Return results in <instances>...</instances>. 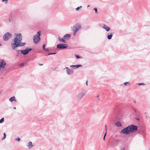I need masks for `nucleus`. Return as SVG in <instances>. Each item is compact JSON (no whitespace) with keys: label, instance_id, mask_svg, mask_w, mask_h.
<instances>
[{"label":"nucleus","instance_id":"40","mask_svg":"<svg viewBox=\"0 0 150 150\" xmlns=\"http://www.w3.org/2000/svg\"><path fill=\"white\" fill-rule=\"evenodd\" d=\"M105 129L106 130V131H107V127H106V125H105Z\"/></svg>","mask_w":150,"mask_h":150},{"label":"nucleus","instance_id":"44","mask_svg":"<svg viewBox=\"0 0 150 150\" xmlns=\"http://www.w3.org/2000/svg\"><path fill=\"white\" fill-rule=\"evenodd\" d=\"M90 6V5H88V6H87V7H89Z\"/></svg>","mask_w":150,"mask_h":150},{"label":"nucleus","instance_id":"39","mask_svg":"<svg viewBox=\"0 0 150 150\" xmlns=\"http://www.w3.org/2000/svg\"><path fill=\"white\" fill-rule=\"evenodd\" d=\"M86 86H88V81H86Z\"/></svg>","mask_w":150,"mask_h":150},{"label":"nucleus","instance_id":"47","mask_svg":"<svg viewBox=\"0 0 150 150\" xmlns=\"http://www.w3.org/2000/svg\"><path fill=\"white\" fill-rule=\"evenodd\" d=\"M2 45L0 43V46H1Z\"/></svg>","mask_w":150,"mask_h":150},{"label":"nucleus","instance_id":"45","mask_svg":"<svg viewBox=\"0 0 150 150\" xmlns=\"http://www.w3.org/2000/svg\"><path fill=\"white\" fill-rule=\"evenodd\" d=\"M43 65V64H40V66H42V65Z\"/></svg>","mask_w":150,"mask_h":150},{"label":"nucleus","instance_id":"37","mask_svg":"<svg viewBox=\"0 0 150 150\" xmlns=\"http://www.w3.org/2000/svg\"><path fill=\"white\" fill-rule=\"evenodd\" d=\"M106 134H107V131H106V132H105V134L104 136H105V137L106 135Z\"/></svg>","mask_w":150,"mask_h":150},{"label":"nucleus","instance_id":"21","mask_svg":"<svg viewBox=\"0 0 150 150\" xmlns=\"http://www.w3.org/2000/svg\"><path fill=\"white\" fill-rule=\"evenodd\" d=\"M4 117H2L0 120V123H1L3 122L4 121Z\"/></svg>","mask_w":150,"mask_h":150},{"label":"nucleus","instance_id":"43","mask_svg":"<svg viewBox=\"0 0 150 150\" xmlns=\"http://www.w3.org/2000/svg\"><path fill=\"white\" fill-rule=\"evenodd\" d=\"M13 108L15 109H16V107H14Z\"/></svg>","mask_w":150,"mask_h":150},{"label":"nucleus","instance_id":"13","mask_svg":"<svg viewBox=\"0 0 150 150\" xmlns=\"http://www.w3.org/2000/svg\"><path fill=\"white\" fill-rule=\"evenodd\" d=\"M82 65L81 64H77L76 65H71L70 66V67L71 68L75 67V69L78 68L80 67H82Z\"/></svg>","mask_w":150,"mask_h":150},{"label":"nucleus","instance_id":"1","mask_svg":"<svg viewBox=\"0 0 150 150\" xmlns=\"http://www.w3.org/2000/svg\"><path fill=\"white\" fill-rule=\"evenodd\" d=\"M16 37L14 40V43L11 44L12 48L15 50L16 48L18 47H22L24 46L26 44L25 42H22V36L21 33L15 34Z\"/></svg>","mask_w":150,"mask_h":150},{"label":"nucleus","instance_id":"36","mask_svg":"<svg viewBox=\"0 0 150 150\" xmlns=\"http://www.w3.org/2000/svg\"><path fill=\"white\" fill-rule=\"evenodd\" d=\"M24 65V64L23 63H22L21 64H19V66H21L23 65Z\"/></svg>","mask_w":150,"mask_h":150},{"label":"nucleus","instance_id":"5","mask_svg":"<svg viewBox=\"0 0 150 150\" xmlns=\"http://www.w3.org/2000/svg\"><path fill=\"white\" fill-rule=\"evenodd\" d=\"M12 37V35L9 32H7L3 36V39L4 41H6Z\"/></svg>","mask_w":150,"mask_h":150},{"label":"nucleus","instance_id":"38","mask_svg":"<svg viewBox=\"0 0 150 150\" xmlns=\"http://www.w3.org/2000/svg\"><path fill=\"white\" fill-rule=\"evenodd\" d=\"M121 150H125V148L124 147H123L121 149Z\"/></svg>","mask_w":150,"mask_h":150},{"label":"nucleus","instance_id":"6","mask_svg":"<svg viewBox=\"0 0 150 150\" xmlns=\"http://www.w3.org/2000/svg\"><path fill=\"white\" fill-rule=\"evenodd\" d=\"M67 46L66 44H58L57 45V47L59 49H64L67 48Z\"/></svg>","mask_w":150,"mask_h":150},{"label":"nucleus","instance_id":"28","mask_svg":"<svg viewBox=\"0 0 150 150\" xmlns=\"http://www.w3.org/2000/svg\"><path fill=\"white\" fill-rule=\"evenodd\" d=\"M8 0H2V2H4L5 3H7V1Z\"/></svg>","mask_w":150,"mask_h":150},{"label":"nucleus","instance_id":"41","mask_svg":"<svg viewBox=\"0 0 150 150\" xmlns=\"http://www.w3.org/2000/svg\"><path fill=\"white\" fill-rule=\"evenodd\" d=\"M9 21L10 22H11V20L10 18H9Z\"/></svg>","mask_w":150,"mask_h":150},{"label":"nucleus","instance_id":"19","mask_svg":"<svg viewBox=\"0 0 150 150\" xmlns=\"http://www.w3.org/2000/svg\"><path fill=\"white\" fill-rule=\"evenodd\" d=\"M117 121H118L115 123V125L117 127L121 126L122 125L120 122L119 120H118Z\"/></svg>","mask_w":150,"mask_h":150},{"label":"nucleus","instance_id":"49","mask_svg":"<svg viewBox=\"0 0 150 150\" xmlns=\"http://www.w3.org/2000/svg\"><path fill=\"white\" fill-rule=\"evenodd\" d=\"M20 51V50H17V51H18V52H19V51Z\"/></svg>","mask_w":150,"mask_h":150},{"label":"nucleus","instance_id":"34","mask_svg":"<svg viewBox=\"0 0 150 150\" xmlns=\"http://www.w3.org/2000/svg\"><path fill=\"white\" fill-rule=\"evenodd\" d=\"M45 50L46 51H47V52L49 51V50L47 48H46V49L45 48V50Z\"/></svg>","mask_w":150,"mask_h":150},{"label":"nucleus","instance_id":"2","mask_svg":"<svg viewBox=\"0 0 150 150\" xmlns=\"http://www.w3.org/2000/svg\"><path fill=\"white\" fill-rule=\"evenodd\" d=\"M137 129V126L132 125L122 129L121 131V133L125 134H128L131 132H136Z\"/></svg>","mask_w":150,"mask_h":150},{"label":"nucleus","instance_id":"10","mask_svg":"<svg viewBox=\"0 0 150 150\" xmlns=\"http://www.w3.org/2000/svg\"><path fill=\"white\" fill-rule=\"evenodd\" d=\"M21 53L23 54L24 55H25L29 53L27 48L25 50H21Z\"/></svg>","mask_w":150,"mask_h":150},{"label":"nucleus","instance_id":"11","mask_svg":"<svg viewBox=\"0 0 150 150\" xmlns=\"http://www.w3.org/2000/svg\"><path fill=\"white\" fill-rule=\"evenodd\" d=\"M71 36V35L70 34H66L63 37L65 40H69Z\"/></svg>","mask_w":150,"mask_h":150},{"label":"nucleus","instance_id":"12","mask_svg":"<svg viewBox=\"0 0 150 150\" xmlns=\"http://www.w3.org/2000/svg\"><path fill=\"white\" fill-rule=\"evenodd\" d=\"M103 28L105 29L107 32L109 31L110 29V27L107 26L105 24L103 25Z\"/></svg>","mask_w":150,"mask_h":150},{"label":"nucleus","instance_id":"42","mask_svg":"<svg viewBox=\"0 0 150 150\" xmlns=\"http://www.w3.org/2000/svg\"><path fill=\"white\" fill-rule=\"evenodd\" d=\"M105 136H104V137H103V139L104 140H105Z\"/></svg>","mask_w":150,"mask_h":150},{"label":"nucleus","instance_id":"15","mask_svg":"<svg viewBox=\"0 0 150 150\" xmlns=\"http://www.w3.org/2000/svg\"><path fill=\"white\" fill-rule=\"evenodd\" d=\"M113 33H111L110 34H109V33L107 35V38L108 39L110 40L112 38V36H113Z\"/></svg>","mask_w":150,"mask_h":150},{"label":"nucleus","instance_id":"32","mask_svg":"<svg viewBox=\"0 0 150 150\" xmlns=\"http://www.w3.org/2000/svg\"><path fill=\"white\" fill-rule=\"evenodd\" d=\"M134 111L135 113L133 112V114L134 115H135V113H136L137 112V111L135 109H134Z\"/></svg>","mask_w":150,"mask_h":150},{"label":"nucleus","instance_id":"16","mask_svg":"<svg viewBox=\"0 0 150 150\" xmlns=\"http://www.w3.org/2000/svg\"><path fill=\"white\" fill-rule=\"evenodd\" d=\"M9 100L11 102H12L13 101H16V98L14 96H13V97L9 99Z\"/></svg>","mask_w":150,"mask_h":150},{"label":"nucleus","instance_id":"35","mask_svg":"<svg viewBox=\"0 0 150 150\" xmlns=\"http://www.w3.org/2000/svg\"><path fill=\"white\" fill-rule=\"evenodd\" d=\"M146 118L147 119H150V117L149 116H146Z\"/></svg>","mask_w":150,"mask_h":150},{"label":"nucleus","instance_id":"24","mask_svg":"<svg viewBox=\"0 0 150 150\" xmlns=\"http://www.w3.org/2000/svg\"><path fill=\"white\" fill-rule=\"evenodd\" d=\"M75 57L77 59H79L81 57L79 55H75Z\"/></svg>","mask_w":150,"mask_h":150},{"label":"nucleus","instance_id":"33","mask_svg":"<svg viewBox=\"0 0 150 150\" xmlns=\"http://www.w3.org/2000/svg\"><path fill=\"white\" fill-rule=\"evenodd\" d=\"M45 44H44L43 45V46H42V48H43V49L44 50H45Z\"/></svg>","mask_w":150,"mask_h":150},{"label":"nucleus","instance_id":"8","mask_svg":"<svg viewBox=\"0 0 150 150\" xmlns=\"http://www.w3.org/2000/svg\"><path fill=\"white\" fill-rule=\"evenodd\" d=\"M67 69V73L68 75H70L72 74L73 73V71L69 68L68 67H66L65 68H64V69Z\"/></svg>","mask_w":150,"mask_h":150},{"label":"nucleus","instance_id":"30","mask_svg":"<svg viewBox=\"0 0 150 150\" xmlns=\"http://www.w3.org/2000/svg\"><path fill=\"white\" fill-rule=\"evenodd\" d=\"M93 10L95 11V12L96 13H98V11H97V8H94L93 9Z\"/></svg>","mask_w":150,"mask_h":150},{"label":"nucleus","instance_id":"31","mask_svg":"<svg viewBox=\"0 0 150 150\" xmlns=\"http://www.w3.org/2000/svg\"><path fill=\"white\" fill-rule=\"evenodd\" d=\"M15 140L16 141L18 142H19L20 140L21 139H20V138H18L16 139Z\"/></svg>","mask_w":150,"mask_h":150},{"label":"nucleus","instance_id":"46","mask_svg":"<svg viewBox=\"0 0 150 150\" xmlns=\"http://www.w3.org/2000/svg\"><path fill=\"white\" fill-rule=\"evenodd\" d=\"M2 68L0 67V70Z\"/></svg>","mask_w":150,"mask_h":150},{"label":"nucleus","instance_id":"48","mask_svg":"<svg viewBox=\"0 0 150 150\" xmlns=\"http://www.w3.org/2000/svg\"><path fill=\"white\" fill-rule=\"evenodd\" d=\"M99 96L98 95L97 96V97H99Z\"/></svg>","mask_w":150,"mask_h":150},{"label":"nucleus","instance_id":"26","mask_svg":"<svg viewBox=\"0 0 150 150\" xmlns=\"http://www.w3.org/2000/svg\"><path fill=\"white\" fill-rule=\"evenodd\" d=\"M145 84L144 83H140L138 84L139 86H141V85H144Z\"/></svg>","mask_w":150,"mask_h":150},{"label":"nucleus","instance_id":"7","mask_svg":"<svg viewBox=\"0 0 150 150\" xmlns=\"http://www.w3.org/2000/svg\"><path fill=\"white\" fill-rule=\"evenodd\" d=\"M85 95V93L80 92L76 96V99L78 100H81Z\"/></svg>","mask_w":150,"mask_h":150},{"label":"nucleus","instance_id":"20","mask_svg":"<svg viewBox=\"0 0 150 150\" xmlns=\"http://www.w3.org/2000/svg\"><path fill=\"white\" fill-rule=\"evenodd\" d=\"M124 84L125 86H126L127 85H129L130 84V83L129 82H127L124 83Z\"/></svg>","mask_w":150,"mask_h":150},{"label":"nucleus","instance_id":"22","mask_svg":"<svg viewBox=\"0 0 150 150\" xmlns=\"http://www.w3.org/2000/svg\"><path fill=\"white\" fill-rule=\"evenodd\" d=\"M139 115H138V116L135 117V119L137 120L138 121H139L140 120V119H139Z\"/></svg>","mask_w":150,"mask_h":150},{"label":"nucleus","instance_id":"9","mask_svg":"<svg viewBox=\"0 0 150 150\" xmlns=\"http://www.w3.org/2000/svg\"><path fill=\"white\" fill-rule=\"evenodd\" d=\"M6 64V62L3 59H1L0 61V67H2V68H4V66Z\"/></svg>","mask_w":150,"mask_h":150},{"label":"nucleus","instance_id":"27","mask_svg":"<svg viewBox=\"0 0 150 150\" xmlns=\"http://www.w3.org/2000/svg\"><path fill=\"white\" fill-rule=\"evenodd\" d=\"M27 50H28V52L30 51H31L32 50V49L31 48H28L27 47Z\"/></svg>","mask_w":150,"mask_h":150},{"label":"nucleus","instance_id":"4","mask_svg":"<svg viewBox=\"0 0 150 150\" xmlns=\"http://www.w3.org/2000/svg\"><path fill=\"white\" fill-rule=\"evenodd\" d=\"M40 31H38L37 34L33 36V39L34 43L36 44L39 41L40 39Z\"/></svg>","mask_w":150,"mask_h":150},{"label":"nucleus","instance_id":"23","mask_svg":"<svg viewBox=\"0 0 150 150\" xmlns=\"http://www.w3.org/2000/svg\"><path fill=\"white\" fill-rule=\"evenodd\" d=\"M82 6H80L77 7V8H76V11H78L80 9V8H82Z\"/></svg>","mask_w":150,"mask_h":150},{"label":"nucleus","instance_id":"3","mask_svg":"<svg viewBox=\"0 0 150 150\" xmlns=\"http://www.w3.org/2000/svg\"><path fill=\"white\" fill-rule=\"evenodd\" d=\"M81 28V25L80 24L77 23L72 28V30L74 32V36L76 35V33Z\"/></svg>","mask_w":150,"mask_h":150},{"label":"nucleus","instance_id":"18","mask_svg":"<svg viewBox=\"0 0 150 150\" xmlns=\"http://www.w3.org/2000/svg\"><path fill=\"white\" fill-rule=\"evenodd\" d=\"M59 40L62 42H63L64 43L66 42V40L63 37L62 38H61L59 37L58 38Z\"/></svg>","mask_w":150,"mask_h":150},{"label":"nucleus","instance_id":"14","mask_svg":"<svg viewBox=\"0 0 150 150\" xmlns=\"http://www.w3.org/2000/svg\"><path fill=\"white\" fill-rule=\"evenodd\" d=\"M33 146L32 142L31 141L29 142L27 145V146L28 147L29 149H31Z\"/></svg>","mask_w":150,"mask_h":150},{"label":"nucleus","instance_id":"17","mask_svg":"<svg viewBox=\"0 0 150 150\" xmlns=\"http://www.w3.org/2000/svg\"><path fill=\"white\" fill-rule=\"evenodd\" d=\"M116 119L117 121L120 120L122 119V117L120 115H118L116 116Z\"/></svg>","mask_w":150,"mask_h":150},{"label":"nucleus","instance_id":"29","mask_svg":"<svg viewBox=\"0 0 150 150\" xmlns=\"http://www.w3.org/2000/svg\"><path fill=\"white\" fill-rule=\"evenodd\" d=\"M6 134L5 133H4V137L3 138V139H4L6 138Z\"/></svg>","mask_w":150,"mask_h":150},{"label":"nucleus","instance_id":"25","mask_svg":"<svg viewBox=\"0 0 150 150\" xmlns=\"http://www.w3.org/2000/svg\"><path fill=\"white\" fill-rule=\"evenodd\" d=\"M56 53L55 52V53H49L48 54V55H52V54H55Z\"/></svg>","mask_w":150,"mask_h":150}]
</instances>
